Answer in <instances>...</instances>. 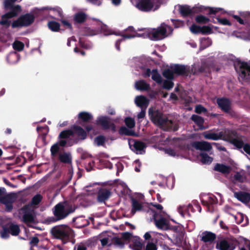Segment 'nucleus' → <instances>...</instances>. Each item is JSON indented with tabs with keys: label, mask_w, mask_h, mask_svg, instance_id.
<instances>
[{
	"label": "nucleus",
	"mask_w": 250,
	"mask_h": 250,
	"mask_svg": "<svg viewBox=\"0 0 250 250\" xmlns=\"http://www.w3.org/2000/svg\"><path fill=\"white\" fill-rule=\"evenodd\" d=\"M115 35L120 36L121 37H124V38L127 39H131L135 37H149L148 32H145L142 34H140L137 33L136 31L134 32V33L132 34H122L120 32L114 33Z\"/></svg>",
	"instance_id": "nucleus-24"
},
{
	"label": "nucleus",
	"mask_w": 250,
	"mask_h": 250,
	"mask_svg": "<svg viewBox=\"0 0 250 250\" xmlns=\"http://www.w3.org/2000/svg\"><path fill=\"white\" fill-rule=\"evenodd\" d=\"M135 87L140 91H149L150 89L149 84L146 83L145 80H141L136 82Z\"/></svg>",
	"instance_id": "nucleus-28"
},
{
	"label": "nucleus",
	"mask_w": 250,
	"mask_h": 250,
	"mask_svg": "<svg viewBox=\"0 0 250 250\" xmlns=\"http://www.w3.org/2000/svg\"><path fill=\"white\" fill-rule=\"evenodd\" d=\"M59 146L58 143H56L52 146L50 148V151L52 155H56L59 151Z\"/></svg>",
	"instance_id": "nucleus-59"
},
{
	"label": "nucleus",
	"mask_w": 250,
	"mask_h": 250,
	"mask_svg": "<svg viewBox=\"0 0 250 250\" xmlns=\"http://www.w3.org/2000/svg\"><path fill=\"white\" fill-rule=\"evenodd\" d=\"M16 0H6L4 2L5 7L7 9H11L12 11L2 16L0 21L1 24L9 25L12 21V18L15 15V2Z\"/></svg>",
	"instance_id": "nucleus-10"
},
{
	"label": "nucleus",
	"mask_w": 250,
	"mask_h": 250,
	"mask_svg": "<svg viewBox=\"0 0 250 250\" xmlns=\"http://www.w3.org/2000/svg\"><path fill=\"white\" fill-rule=\"evenodd\" d=\"M78 117L79 120L84 123H88L93 119V116L90 113L85 111L80 112Z\"/></svg>",
	"instance_id": "nucleus-32"
},
{
	"label": "nucleus",
	"mask_w": 250,
	"mask_h": 250,
	"mask_svg": "<svg viewBox=\"0 0 250 250\" xmlns=\"http://www.w3.org/2000/svg\"><path fill=\"white\" fill-rule=\"evenodd\" d=\"M200 156L201 157V161L203 164H209L213 161V158L209 156L208 154L206 153H201Z\"/></svg>",
	"instance_id": "nucleus-41"
},
{
	"label": "nucleus",
	"mask_w": 250,
	"mask_h": 250,
	"mask_svg": "<svg viewBox=\"0 0 250 250\" xmlns=\"http://www.w3.org/2000/svg\"><path fill=\"white\" fill-rule=\"evenodd\" d=\"M119 133L121 135H125L127 136H134L135 135V133L134 131L127 128L125 126H121L119 130Z\"/></svg>",
	"instance_id": "nucleus-39"
},
{
	"label": "nucleus",
	"mask_w": 250,
	"mask_h": 250,
	"mask_svg": "<svg viewBox=\"0 0 250 250\" xmlns=\"http://www.w3.org/2000/svg\"><path fill=\"white\" fill-rule=\"evenodd\" d=\"M174 74L180 76H188L189 72V67L182 64H176L173 66L171 67Z\"/></svg>",
	"instance_id": "nucleus-19"
},
{
	"label": "nucleus",
	"mask_w": 250,
	"mask_h": 250,
	"mask_svg": "<svg viewBox=\"0 0 250 250\" xmlns=\"http://www.w3.org/2000/svg\"><path fill=\"white\" fill-rule=\"evenodd\" d=\"M157 246L153 243H148L143 250H157Z\"/></svg>",
	"instance_id": "nucleus-60"
},
{
	"label": "nucleus",
	"mask_w": 250,
	"mask_h": 250,
	"mask_svg": "<svg viewBox=\"0 0 250 250\" xmlns=\"http://www.w3.org/2000/svg\"><path fill=\"white\" fill-rule=\"evenodd\" d=\"M190 208H192L191 204H189L187 206H180L178 208V211L183 217H185V213L188 211V209Z\"/></svg>",
	"instance_id": "nucleus-42"
},
{
	"label": "nucleus",
	"mask_w": 250,
	"mask_h": 250,
	"mask_svg": "<svg viewBox=\"0 0 250 250\" xmlns=\"http://www.w3.org/2000/svg\"><path fill=\"white\" fill-rule=\"evenodd\" d=\"M95 165V162L94 161H91L89 162L87 165L85 166V169L87 171L89 172L93 169V167Z\"/></svg>",
	"instance_id": "nucleus-63"
},
{
	"label": "nucleus",
	"mask_w": 250,
	"mask_h": 250,
	"mask_svg": "<svg viewBox=\"0 0 250 250\" xmlns=\"http://www.w3.org/2000/svg\"><path fill=\"white\" fill-rule=\"evenodd\" d=\"M132 208L131 212L134 213L137 211H140L143 210V206L142 204L139 202V201L134 198L132 199Z\"/></svg>",
	"instance_id": "nucleus-35"
},
{
	"label": "nucleus",
	"mask_w": 250,
	"mask_h": 250,
	"mask_svg": "<svg viewBox=\"0 0 250 250\" xmlns=\"http://www.w3.org/2000/svg\"><path fill=\"white\" fill-rule=\"evenodd\" d=\"M178 7L179 12L183 18L192 17L199 13H206L208 15H215L223 10L221 8L206 7L202 5L191 8L188 5H178Z\"/></svg>",
	"instance_id": "nucleus-2"
},
{
	"label": "nucleus",
	"mask_w": 250,
	"mask_h": 250,
	"mask_svg": "<svg viewBox=\"0 0 250 250\" xmlns=\"http://www.w3.org/2000/svg\"><path fill=\"white\" fill-rule=\"evenodd\" d=\"M212 33L211 28L208 26L201 27V33L203 35L210 34Z\"/></svg>",
	"instance_id": "nucleus-55"
},
{
	"label": "nucleus",
	"mask_w": 250,
	"mask_h": 250,
	"mask_svg": "<svg viewBox=\"0 0 250 250\" xmlns=\"http://www.w3.org/2000/svg\"><path fill=\"white\" fill-rule=\"evenodd\" d=\"M195 21L199 24H206L210 21V19L203 15H200L196 17Z\"/></svg>",
	"instance_id": "nucleus-47"
},
{
	"label": "nucleus",
	"mask_w": 250,
	"mask_h": 250,
	"mask_svg": "<svg viewBox=\"0 0 250 250\" xmlns=\"http://www.w3.org/2000/svg\"><path fill=\"white\" fill-rule=\"evenodd\" d=\"M174 74V73L173 70L172 69L171 70L168 68L165 69L162 73V74L165 78L170 80L173 79Z\"/></svg>",
	"instance_id": "nucleus-45"
},
{
	"label": "nucleus",
	"mask_w": 250,
	"mask_h": 250,
	"mask_svg": "<svg viewBox=\"0 0 250 250\" xmlns=\"http://www.w3.org/2000/svg\"><path fill=\"white\" fill-rule=\"evenodd\" d=\"M143 243L139 241H135L132 244V247L134 250H143Z\"/></svg>",
	"instance_id": "nucleus-54"
},
{
	"label": "nucleus",
	"mask_w": 250,
	"mask_h": 250,
	"mask_svg": "<svg viewBox=\"0 0 250 250\" xmlns=\"http://www.w3.org/2000/svg\"><path fill=\"white\" fill-rule=\"evenodd\" d=\"M246 180V177L242 175L239 172L237 171L233 176L232 182L235 184L236 182L244 183Z\"/></svg>",
	"instance_id": "nucleus-38"
},
{
	"label": "nucleus",
	"mask_w": 250,
	"mask_h": 250,
	"mask_svg": "<svg viewBox=\"0 0 250 250\" xmlns=\"http://www.w3.org/2000/svg\"><path fill=\"white\" fill-rule=\"evenodd\" d=\"M222 135L221 140L230 143L236 147L241 146V143L240 140H241V138L235 130L229 129H225L224 132H222Z\"/></svg>",
	"instance_id": "nucleus-6"
},
{
	"label": "nucleus",
	"mask_w": 250,
	"mask_h": 250,
	"mask_svg": "<svg viewBox=\"0 0 250 250\" xmlns=\"http://www.w3.org/2000/svg\"><path fill=\"white\" fill-rule=\"evenodd\" d=\"M48 28L54 32H59L60 30V24L55 21H49L47 23Z\"/></svg>",
	"instance_id": "nucleus-37"
},
{
	"label": "nucleus",
	"mask_w": 250,
	"mask_h": 250,
	"mask_svg": "<svg viewBox=\"0 0 250 250\" xmlns=\"http://www.w3.org/2000/svg\"><path fill=\"white\" fill-rule=\"evenodd\" d=\"M161 0H139L136 6L140 11L148 12L154 9H157L161 4Z\"/></svg>",
	"instance_id": "nucleus-8"
},
{
	"label": "nucleus",
	"mask_w": 250,
	"mask_h": 250,
	"mask_svg": "<svg viewBox=\"0 0 250 250\" xmlns=\"http://www.w3.org/2000/svg\"><path fill=\"white\" fill-rule=\"evenodd\" d=\"M133 144L131 145L129 144L130 147L132 150L136 151V153L140 154L145 152L144 149L146 148V144L141 141L133 140Z\"/></svg>",
	"instance_id": "nucleus-21"
},
{
	"label": "nucleus",
	"mask_w": 250,
	"mask_h": 250,
	"mask_svg": "<svg viewBox=\"0 0 250 250\" xmlns=\"http://www.w3.org/2000/svg\"><path fill=\"white\" fill-rule=\"evenodd\" d=\"M208 203L209 205H216L218 203V199L216 198V197L213 195L211 194L210 195L208 198Z\"/></svg>",
	"instance_id": "nucleus-57"
},
{
	"label": "nucleus",
	"mask_w": 250,
	"mask_h": 250,
	"mask_svg": "<svg viewBox=\"0 0 250 250\" xmlns=\"http://www.w3.org/2000/svg\"><path fill=\"white\" fill-rule=\"evenodd\" d=\"M222 132H220L218 134L216 133L205 132L204 137L206 139L218 140L222 138Z\"/></svg>",
	"instance_id": "nucleus-33"
},
{
	"label": "nucleus",
	"mask_w": 250,
	"mask_h": 250,
	"mask_svg": "<svg viewBox=\"0 0 250 250\" xmlns=\"http://www.w3.org/2000/svg\"><path fill=\"white\" fill-rule=\"evenodd\" d=\"M125 125L129 128H133L135 125L134 119L130 117H127L125 118Z\"/></svg>",
	"instance_id": "nucleus-49"
},
{
	"label": "nucleus",
	"mask_w": 250,
	"mask_h": 250,
	"mask_svg": "<svg viewBox=\"0 0 250 250\" xmlns=\"http://www.w3.org/2000/svg\"><path fill=\"white\" fill-rule=\"evenodd\" d=\"M167 28L170 33L173 31V28L168 26L165 23H162L161 26L157 28L152 29L148 32L149 38L153 41H158L162 40L167 37Z\"/></svg>",
	"instance_id": "nucleus-5"
},
{
	"label": "nucleus",
	"mask_w": 250,
	"mask_h": 250,
	"mask_svg": "<svg viewBox=\"0 0 250 250\" xmlns=\"http://www.w3.org/2000/svg\"><path fill=\"white\" fill-rule=\"evenodd\" d=\"M111 195V191L106 188H100L97 193V201L99 203L105 202Z\"/></svg>",
	"instance_id": "nucleus-18"
},
{
	"label": "nucleus",
	"mask_w": 250,
	"mask_h": 250,
	"mask_svg": "<svg viewBox=\"0 0 250 250\" xmlns=\"http://www.w3.org/2000/svg\"><path fill=\"white\" fill-rule=\"evenodd\" d=\"M190 30L193 34L201 33V27L195 24H192L190 27Z\"/></svg>",
	"instance_id": "nucleus-53"
},
{
	"label": "nucleus",
	"mask_w": 250,
	"mask_h": 250,
	"mask_svg": "<svg viewBox=\"0 0 250 250\" xmlns=\"http://www.w3.org/2000/svg\"><path fill=\"white\" fill-rule=\"evenodd\" d=\"M148 115L152 122L158 125L164 131H177L178 125L172 120H169L167 117L158 110L152 108L149 109Z\"/></svg>",
	"instance_id": "nucleus-1"
},
{
	"label": "nucleus",
	"mask_w": 250,
	"mask_h": 250,
	"mask_svg": "<svg viewBox=\"0 0 250 250\" xmlns=\"http://www.w3.org/2000/svg\"><path fill=\"white\" fill-rule=\"evenodd\" d=\"M87 18V15L83 12L76 13L74 16V22L76 23H83Z\"/></svg>",
	"instance_id": "nucleus-31"
},
{
	"label": "nucleus",
	"mask_w": 250,
	"mask_h": 250,
	"mask_svg": "<svg viewBox=\"0 0 250 250\" xmlns=\"http://www.w3.org/2000/svg\"><path fill=\"white\" fill-rule=\"evenodd\" d=\"M240 142L241 143V145H240L241 146L236 147L238 149H240L243 148L244 151L248 155H250V144L248 143H244L243 140L241 139L240 140Z\"/></svg>",
	"instance_id": "nucleus-48"
},
{
	"label": "nucleus",
	"mask_w": 250,
	"mask_h": 250,
	"mask_svg": "<svg viewBox=\"0 0 250 250\" xmlns=\"http://www.w3.org/2000/svg\"><path fill=\"white\" fill-rule=\"evenodd\" d=\"M198 71L201 73H209L210 69L206 63H202L199 68Z\"/></svg>",
	"instance_id": "nucleus-56"
},
{
	"label": "nucleus",
	"mask_w": 250,
	"mask_h": 250,
	"mask_svg": "<svg viewBox=\"0 0 250 250\" xmlns=\"http://www.w3.org/2000/svg\"><path fill=\"white\" fill-rule=\"evenodd\" d=\"M195 111L197 114H201L202 113H205L207 112V109L201 104L196 106Z\"/></svg>",
	"instance_id": "nucleus-58"
},
{
	"label": "nucleus",
	"mask_w": 250,
	"mask_h": 250,
	"mask_svg": "<svg viewBox=\"0 0 250 250\" xmlns=\"http://www.w3.org/2000/svg\"><path fill=\"white\" fill-rule=\"evenodd\" d=\"M35 19L34 15L30 13L21 15L17 19V27L28 26L34 22Z\"/></svg>",
	"instance_id": "nucleus-13"
},
{
	"label": "nucleus",
	"mask_w": 250,
	"mask_h": 250,
	"mask_svg": "<svg viewBox=\"0 0 250 250\" xmlns=\"http://www.w3.org/2000/svg\"><path fill=\"white\" fill-rule=\"evenodd\" d=\"M235 247L233 242L226 239L220 240L216 245V249L219 250H234Z\"/></svg>",
	"instance_id": "nucleus-17"
},
{
	"label": "nucleus",
	"mask_w": 250,
	"mask_h": 250,
	"mask_svg": "<svg viewBox=\"0 0 250 250\" xmlns=\"http://www.w3.org/2000/svg\"><path fill=\"white\" fill-rule=\"evenodd\" d=\"M218 107L224 113L232 117L237 116V113L232 109L230 100L226 97L219 98L216 100Z\"/></svg>",
	"instance_id": "nucleus-11"
},
{
	"label": "nucleus",
	"mask_w": 250,
	"mask_h": 250,
	"mask_svg": "<svg viewBox=\"0 0 250 250\" xmlns=\"http://www.w3.org/2000/svg\"><path fill=\"white\" fill-rule=\"evenodd\" d=\"M73 132L72 129H67L62 131L60 132L59 135V138L60 139H68L69 143H72L70 146H71L73 144Z\"/></svg>",
	"instance_id": "nucleus-23"
},
{
	"label": "nucleus",
	"mask_w": 250,
	"mask_h": 250,
	"mask_svg": "<svg viewBox=\"0 0 250 250\" xmlns=\"http://www.w3.org/2000/svg\"><path fill=\"white\" fill-rule=\"evenodd\" d=\"M14 194L5 195L4 188H0V202L4 204L8 210L12 209L11 203L14 201Z\"/></svg>",
	"instance_id": "nucleus-15"
},
{
	"label": "nucleus",
	"mask_w": 250,
	"mask_h": 250,
	"mask_svg": "<svg viewBox=\"0 0 250 250\" xmlns=\"http://www.w3.org/2000/svg\"><path fill=\"white\" fill-rule=\"evenodd\" d=\"M59 159L61 162L69 164L71 162V159L69 155L66 153L61 154L59 156Z\"/></svg>",
	"instance_id": "nucleus-50"
},
{
	"label": "nucleus",
	"mask_w": 250,
	"mask_h": 250,
	"mask_svg": "<svg viewBox=\"0 0 250 250\" xmlns=\"http://www.w3.org/2000/svg\"><path fill=\"white\" fill-rule=\"evenodd\" d=\"M135 104L137 106L140 107L142 109H146L149 104L148 99L144 96H138L135 98Z\"/></svg>",
	"instance_id": "nucleus-25"
},
{
	"label": "nucleus",
	"mask_w": 250,
	"mask_h": 250,
	"mask_svg": "<svg viewBox=\"0 0 250 250\" xmlns=\"http://www.w3.org/2000/svg\"><path fill=\"white\" fill-rule=\"evenodd\" d=\"M234 196L244 204H247L250 202V193L248 192L242 191L235 192Z\"/></svg>",
	"instance_id": "nucleus-22"
},
{
	"label": "nucleus",
	"mask_w": 250,
	"mask_h": 250,
	"mask_svg": "<svg viewBox=\"0 0 250 250\" xmlns=\"http://www.w3.org/2000/svg\"><path fill=\"white\" fill-rule=\"evenodd\" d=\"M216 238V235L215 233L208 231H205L202 234L201 240L205 243H212Z\"/></svg>",
	"instance_id": "nucleus-26"
},
{
	"label": "nucleus",
	"mask_w": 250,
	"mask_h": 250,
	"mask_svg": "<svg viewBox=\"0 0 250 250\" xmlns=\"http://www.w3.org/2000/svg\"><path fill=\"white\" fill-rule=\"evenodd\" d=\"M10 234L16 235V226L15 225H10L8 229L4 228L1 233V236L3 238H7Z\"/></svg>",
	"instance_id": "nucleus-29"
},
{
	"label": "nucleus",
	"mask_w": 250,
	"mask_h": 250,
	"mask_svg": "<svg viewBox=\"0 0 250 250\" xmlns=\"http://www.w3.org/2000/svg\"><path fill=\"white\" fill-rule=\"evenodd\" d=\"M98 31L88 27H83L80 30V34L83 36H92L97 35Z\"/></svg>",
	"instance_id": "nucleus-27"
},
{
	"label": "nucleus",
	"mask_w": 250,
	"mask_h": 250,
	"mask_svg": "<svg viewBox=\"0 0 250 250\" xmlns=\"http://www.w3.org/2000/svg\"><path fill=\"white\" fill-rule=\"evenodd\" d=\"M174 86V83L170 80H165L163 82V88L167 90L171 89Z\"/></svg>",
	"instance_id": "nucleus-52"
},
{
	"label": "nucleus",
	"mask_w": 250,
	"mask_h": 250,
	"mask_svg": "<svg viewBox=\"0 0 250 250\" xmlns=\"http://www.w3.org/2000/svg\"><path fill=\"white\" fill-rule=\"evenodd\" d=\"M44 9H50L52 10L56 15V16H58L60 18L63 17V12L62 9L59 7H55L53 8L46 7L44 8Z\"/></svg>",
	"instance_id": "nucleus-46"
},
{
	"label": "nucleus",
	"mask_w": 250,
	"mask_h": 250,
	"mask_svg": "<svg viewBox=\"0 0 250 250\" xmlns=\"http://www.w3.org/2000/svg\"><path fill=\"white\" fill-rule=\"evenodd\" d=\"M54 238L61 240H68L73 236L74 231L67 225H57L53 227L50 230Z\"/></svg>",
	"instance_id": "nucleus-4"
},
{
	"label": "nucleus",
	"mask_w": 250,
	"mask_h": 250,
	"mask_svg": "<svg viewBox=\"0 0 250 250\" xmlns=\"http://www.w3.org/2000/svg\"><path fill=\"white\" fill-rule=\"evenodd\" d=\"M42 199V196L41 194H37L32 198L31 202L26 205H30L31 208H35L39 205Z\"/></svg>",
	"instance_id": "nucleus-34"
},
{
	"label": "nucleus",
	"mask_w": 250,
	"mask_h": 250,
	"mask_svg": "<svg viewBox=\"0 0 250 250\" xmlns=\"http://www.w3.org/2000/svg\"><path fill=\"white\" fill-rule=\"evenodd\" d=\"M234 68L239 76L243 81L250 80V65L247 62L238 61L234 64Z\"/></svg>",
	"instance_id": "nucleus-9"
},
{
	"label": "nucleus",
	"mask_w": 250,
	"mask_h": 250,
	"mask_svg": "<svg viewBox=\"0 0 250 250\" xmlns=\"http://www.w3.org/2000/svg\"><path fill=\"white\" fill-rule=\"evenodd\" d=\"M39 242V239L38 237L35 236L31 238L30 241V244L32 246H37Z\"/></svg>",
	"instance_id": "nucleus-64"
},
{
	"label": "nucleus",
	"mask_w": 250,
	"mask_h": 250,
	"mask_svg": "<svg viewBox=\"0 0 250 250\" xmlns=\"http://www.w3.org/2000/svg\"><path fill=\"white\" fill-rule=\"evenodd\" d=\"M218 22L222 25H230L231 23L230 21L227 20V19L224 18V19H220V18H217Z\"/></svg>",
	"instance_id": "nucleus-61"
},
{
	"label": "nucleus",
	"mask_w": 250,
	"mask_h": 250,
	"mask_svg": "<svg viewBox=\"0 0 250 250\" xmlns=\"http://www.w3.org/2000/svg\"><path fill=\"white\" fill-rule=\"evenodd\" d=\"M184 235L182 234H176L173 239L174 244L178 247H181L183 245Z\"/></svg>",
	"instance_id": "nucleus-43"
},
{
	"label": "nucleus",
	"mask_w": 250,
	"mask_h": 250,
	"mask_svg": "<svg viewBox=\"0 0 250 250\" xmlns=\"http://www.w3.org/2000/svg\"><path fill=\"white\" fill-rule=\"evenodd\" d=\"M96 123L104 130H110L114 133L116 131V126L114 123L110 121V118L107 116H101L97 118Z\"/></svg>",
	"instance_id": "nucleus-12"
},
{
	"label": "nucleus",
	"mask_w": 250,
	"mask_h": 250,
	"mask_svg": "<svg viewBox=\"0 0 250 250\" xmlns=\"http://www.w3.org/2000/svg\"><path fill=\"white\" fill-rule=\"evenodd\" d=\"M191 119L200 128H202L204 123V119L203 117L193 114L191 116Z\"/></svg>",
	"instance_id": "nucleus-36"
},
{
	"label": "nucleus",
	"mask_w": 250,
	"mask_h": 250,
	"mask_svg": "<svg viewBox=\"0 0 250 250\" xmlns=\"http://www.w3.org/2000/svg\"><path fill=\"white\" fill-rule=\"evenodd\" d=\"M122 37V38L121 39L117 40L115 44V47L118 51H120V44L121 42L125 41V39H127L124 38V37Z\"/></svg>",
	"instance_id": "nucleus-62"
},
{
	"label": "nucleus",
	"mask_w": 250,
	"mask_h": 250,
	"mask_svg": "<svg viewBox=\"0 0 250 250\" xmlns=\"http://www.w3.org/2000/svg\"><path fill=\"white\" fill-rule=\"evenodd\" d=\"M158 214L155 213L153 215V220L156 227L162 230H167L169 229V221L164 217H161L159 219L157 218Z\"/></svg>",
	"instance_id": "nucleus-16"
},
{
	"label": "nucleus",
	"mask_w": 250,
	"mask_h": 250,
	"mask_svg": "<svg viewBox=\"0 0 250 250\" xmlns=\"http://www.w3.org/2000/svg\"><path fill=\"white\" fill-rule=\"evenodd\" d=\"M72 130L73 132V144H78L80 140L86 138V132L80 126L74 125Z\"/></svg>",
	"instance_id": "nucleus-14"
},
{
	"label": "nucleus",
	"mask_w": 250,
	"mask_h": 250,
	"mask_svg": "<svg viewBox=\"0 0 250 250\" xmlns=\"http://www.w3.org/2000/svg\"><path fill=\"white\" fill-rule=\"evenodd\" d=\"M94 142L98 146H104L106 142L105 137L104 135H99L94 139Z\"/></svg>",
	"instance_id": "nucleus-44"
},
{
	"label": "nucleus",
	"mask_w": 250,
	"mask_h": 250,
	"mask_svg": "<svg viewBox=\"0 0 250 250\" xmlns=\"http://www.w3.org/2000/svg\"><path fill=\"white\" fill-rule=\"evenodd\" d=\"M214 170L223 174H229L230 172V168L229 166L217 163L214 167Z\"/></svg>",
	"instance_id": "nucleus-30"
},
{
	"label": "nucleus",
	"mask_w": 250,
	"mask_h": 250,
	"mask_svg": "<svg viewBox=\"0 0 250 250\" xmlns=\"http://www.w3.org/2000/svg\"><path fill=\"white\" fill-rule=\"evenodd\" d=\"M79 45L83 48L89 49L92 48V45L90 43L85 42L82 37L79 39Z\"/></svg>",
	"instance_id": "nucleus-51"
},
{
	"label": "nucleus",
	"mask_w": 250,
	"mask_h": 250,
	"mask_svg": "<svg viewBox=\"0 0 250 250\" xmlns=\"http://www.w3.org/2000/svg\"><path fill=\"white\" fill-rule=\"evenodd\" d=\"M21 210L23 213L22 220L25 224L31 227V225L37 223L34 208H31L30 205H24Z\"/></svg>",
	"instance_id": "nucleus-7"
},
{
	"label": "nucleus",
	"mask_w": 250,
	"mask_h": 250,
	"mask_svg": "<svg viewBox=\"0 0 250 250\" xmlns=\"http://www.w3.org/2000/svg\"><path fill=\"white\" fill-rule=\"evenodd\" d=\"M151 78L158 84H161L162 83V78L157 69H152Z\"/></svg>",
	"instance_id": "nucleus-40"
},
{
	"label": "nucleus",
	"mask_w": 250,
	"mask_h": 250,
	"mask_svg": "<svg viewBox=\"0 0 250 250\" xmlns=\"http://www.w3.org/2000/svg\"><path fill=\"white\" fill-rule=\"evenodd\" d=\"M191 146L197 150L209 151L212 149L211 144L206 141H195L192 143Z\"/></svg>",
	"instance_id": "nucleus-20"
},
{
	"label": "nucleus",
	"mask_w": 250,
	"mask_h": 250,
	"mask_svg": "<svg viewBox=\"0 0 250 250\" xmlns=\"http://www.w3.org/2000/svg\"><path fill=\"white\" fill-rule=\"evenodd\" d=\"M76 208L71 203L65 201L60 202L54 206L53 213L58 220H61L66 218L70 214L74 212Z\"/></svg>",
	"instance_id": "nucleus-3"
}]
</instances>
